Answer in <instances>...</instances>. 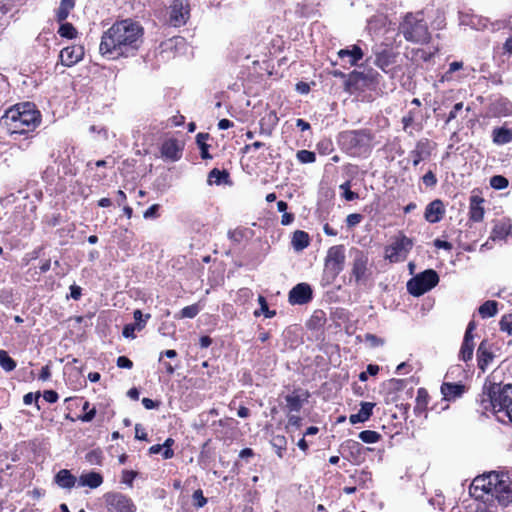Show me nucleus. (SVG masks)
I'll return each instance as SVG.
<instances>
[{"label": "nucleus", "instance_id": "nucleus-57", "mask_svg": "<svg viewBox=\"0 0 512 512\" xmlns=\"http://www.w3.org/2000/svg\"><path fill=\"white\" fill-rule=\"evenodd\" d=\"M365 340L370 344V346L372 347H377V346H380V345H383L384 341L380 338H378L376 335L374 334H366L365 335Z\"/></svg>", "mask_w": 512, "mask_h": 512}, {"label": "nucleus", "instance_id": "nucleus-49", "mask_svg": "<svg viewBox=\"0 0 512 512\" xmlns=\"http://www.w3.org/2000/svg\"><path fill=\"white\" fill-rule=\"evenodd\" d=\"M224 177H228V173L225 171H220L217 168H214L209 172V182L220 184Z\"/></svg>", "mask_w": 512, "mask_h": 512}, {"label": "nucleus", "instance_id": "nucleus-14", "mask_svg": "<svg viewBox=\"0 0 512 512\" xmlns=\"http://www.w3.org/2000/svg\"><path fill=\"white\" fill-rule=\"evenodd\" d=\"M313 292L307 283H299L289 292V302L292 305H304L312 300Z\"/></svg>", "mask_w": 512, "mask_h": 512}, {"label": "nucleus", "instance_id": "nucleus-19", "mask_svg": "<svg viewBox=\"0 0 512 512\" xmlns=\"http://www.w3.org/2000/svg\"><path fill=\"white\" fill-rule=\"evenodd\" d=\"M363 55L362 49L357 45H352L338 51V57L350 66H355L363 58Z\"/></svg>", "mask_w": 512, "mask_h": 512}, {"label": "nucleus", "instance_id": "nucleus-38", "mask_svg": "<svg viewBox=\"0 0 512 512\" xmlns=\"http://www.w3.org/2000/svg\"><path fill=\"white\" fill-rule=\"evenodd\" d=\"M258 302L260 304V310H256L254 312L255 316H259L261 313H263L266 318H272L276 315L275 310H269L267 301L264 296L260 295L258 297Z\"/></svg>", "mask_w": 512, "mask_h": 512}, {"label": "nucleus", "instance_id": "nucleus-53", "mask_svg": "<svg viewBox=\"0 0 512 512\" xmlns=\"http://www.w3.org/2000/svg\"><path fill=\"white\" fill-rule=\"evenodd\" d=\"M363 219V216L358 213L349 214L346 218V223L348 227H354L358 225Z\"/></svg>", "mask_w": 512, "mask_h": 512}, {"label": "nucleus", "instance_id": "nucleus-63", "mask_svg": "<svg viewBox=\"0 0 512 512\" xmlns=\"http://www.w3.org/2000/svg\"><path fill=\"white\" fill-rule=\"evenodd\" d=\"M462 108H463V103L462 102L456 103L453 106L452 110L450 111V113L448 115L447 122H450L453 119H455L457 117L458 112L460 110H462Z\"/></svg>", "mask_w": 512, "mask_h": 512}, {"label": "nucleus", "instance_id": "nucleus-26", "mask_svg": "<svg viewBox=\"0 0 512 512\" xmlns=\"http://www.w3.org/2000/svg\"><path fill=\"white\" fill-rule=\"evenodd\" d=\"M103 482V478L99 473L89 472L87 474H83L79 478L80 486H88L92 489L99 487Z\"/></svg>", "mask_w": 512, "mask_h": 512}, {"label": "nucleus", "instance_id": "nucleus-50", "mask_svg": "<svg viewBox=\"0 0 512 512\" xmlns=\"http://www.w3.org/2000/svg\"><path fill=\"white\" fill-rule=\"evenodd\" d=\"M340 188L343 190V197L347 200V201H353L355 199H357L359 196L356 192H353L350 190V182L347 181L343 184L340 185Z\"/></svg>", "mask_w": 512, "mask_h": 512}, {"label": "nucleus", "instance_id": "nucleus-25", "mask_svg": "<svg viewBox=\"0 0 512 512\" xmlns=\"http://www.w3.org/2000/svg\"><path fill=\"white\" fill-rule=\"evenodd\" d=\"M55 482L61 487L70 489L75 485L76 477L69 470L62 469L55 476Z\"/></svg>", "mask_w": 512, "mask_h": 512}, {"label": "nucleus", "instance_id": "nucleus-10", "mask_svg": "<svg viewBox=\"0 0 512 512\" xmlns=\"http://www.w3.org/2000/svg\"><path fill=\"white\" fill-rule=\"evenodd\" d=\"M412 241L406 236H401L396 239L391 245L385 248V259L392 263L403 261L406 254L412 248Z\"/></svg>", "mask_w": 512, "mask_h": 512}, {"label": "nucleus", "instance_id": "nucleus-61", "mask_svg": "<svg viewBox=\"0 0 512 512\" xmlns=\"http://www.w3.org/2000/svg\"><path fill=\"white\" fill-rule=\"evenodd\" d=\"M39 397H40L39 392L36 394L30 392V393H27L24 395L23 402L25 405H31L34 401L37 403Z\"/></svg>", "mask_w": 512, "mask_h": 512}, {"label": "nucleus", "instance_id": "nucleus-18", "mask_svg": "<svg viewBox=\"0 0 512 512\" xmlns=\"http://www.w3.org/2000/svg\"><path fill=\"white\" fill-rule=\"evenodd\" d=\"M431 154L430 143L427 139H422L416 143L415 148L410 151L409 157L412 159L413 166H417L421 161L427 159Z\"/></svg>", "mask_w": 512, "mask_h": 512}, {"label": "nucleus", "instance_id": "nucleus-39", "mask_svg": "<svg viewBox=\"0 0 512 512\" xmlns=\"http://www.w3.org/2000/svg\"><path fill=\"white\" fill-rule=\"evenodd\" d=\"M358 437L364 443L372 444L378 442L381 438V435L373 430H364L359 433Z\"/></svg>", "mask_w": 512, "mask_h": 512}, {"label": "nucleus", "instance_id": "nucleus-7", "mask_svg": "<svg viewBox=\"0 0 512 512\" xmlns=\"http://www.w3.org/2000/svg\"><path fill=\"white\" fill-rule=\"evenodd\" d=\"M438 282L437 272L433 269H427L407 282V290L411 295L418 297L434 288Z\"/></svg>", "mask_w": 512, "mask_h": 512}, {"label": "nucleus", "instance_id": "nucleus-41", "mask_svg": "<svg viewBox=\"0 0 512 512\" xmlns=\"http://www.w3.org/2000/svg\"><path fill=\"white\" fill-rule=\"evenodd\" d=\"M509 234V229L505 224H496L491 232L490 239L492 240H501L504 239Z\"/></svg>", "mask_w": 512, "mask_h": 512}, {"label": "nucleus", "instance_id": "nucleus-1", "mask_svg": "<svg viewBox=\"0 0 512 512\" xmlns=\"http://www.w3.org/2000/svg\"><path fill=\"white\" fill-rule=\"evenodd\" d=\"M142 37L143 28L139 23L131 19L118 21L103 33L99 52L112 59L127 56L140 47Z\"/></svg>", "mask_w": 512, "mask_h": 512}, {"label": "nucleus", "instance_id": "nucleus-22", "mask_svg": "<svg viewBox=\"0 0 512 512\" xmlns=\"http://www.w3.org/2000/svg\"><path fill=\"white\" fill-rule=\"evenodd\" d=\"M465 386L460 383L444 382L441 385V393L447 401L455 400L463 395Z\"/></svg>", "mask_w": 512, "mask_h": 512}, {"label": "nucleus", "instance_id": "nucleus-36", "mask_svg": "<svg viewBox=\"0 0 512 512\" xmlns=\"http://www.w3.org/2000/svg\"><path fill=\"white\" fill-rule=\"evenodd\" d=\"M286 405L290 411L298 412L302 408L301 396L298 394H289L285 397Z\"/></svg>", "mask_w": 512, "mask_h": 512}, {"label": "nucleus", "instance_id": "nucleus-28", "mask_svg": "<svg viewBox=\"0 0 512 512\" xmlns=\"http://www.w3.org/2000/svg\"><path fill=\"white\" fill-rule=\"evenodd\" d=\"M75 7V0H61L60 6L56 11V19L63 22L69 16L70 11Z\"/></svg>", "mask_w": 512, "mask_h": 512}, {"label": "nucleus", "instance_id": "nucleus-37", "mask_svg": "<svg viewBox=\"0 0 512 512\" xmlns=\"http://www.w3.org/2000/svg\"><path fill=\"white\" fill-rule=\"evenodd\" d=\"M0 366L6 371H13L17 364L15 360H13L6 351L0 350Z\"/></svg>", "mask_w": 512, "mask_h": 512}, {"label": "nucleus", "instance_id": "nucleus-46", "mask_svg": "<svg viewBox=\"0 0 512 512\" xmlns=\"http://www.w3.org/2000/svg\"><path fill=\"white\" fill-rule=\"evenodd\" d=\"M85 458L87 462L92 465H100L102 461V452L99 449L89 451L86 454Z\"/></svg>", "mask_w": 512, "mask_h": 512}, {"label": "nucleus", "instance_id": "nucleus-33", "mask_svg": "<svg viewBox=\"0 0 512 512\" xmlns=\"http://www.w3.org/2000/svg\"><path fill=\"white\" fill-rule=\"evenodd\" d=\"M271 445L275 449V452L278 455V457L282 458L287 445V440L285 436L274 435L271 439Z\"/></svg>", "mask_w": 512, "mask_h": 512}, {"label": "nucleus", "instance_id": "nucleus-23", "mask_svg": "<svg viewBox=\"0 0 512 512\" xmlns=\"http://www.w3.org/2000/svg\"><path fill=\"white\" fill-rule=\"evenodd\" d=\"M493 357L494 356L492 352L489 350L488 342L486 340H483L477 349L479 369H481L484 372L487 366L492 362Z\"/></svg>", "mask_w": 512, "mask_h": 512}, {"label": "nucleus", "instance_id": "nucleus-43", "mask_svg": "<svg viewBox=\"0 0 512 512\" xmlns=\"http://www.w3.org/2000/svg\"><path fill=\"white\" fill-rule=\"evenodd\" d=\"M508 185V179L502 175H494L490 178V186L496 190L505 189Z\"/></svg>", "mask_w": 512, "mask_h": 512}, {"label": "nucleus", "instance_id": "nucleus-8", "mask_svg": "<svg viewBox=\"0 0 512 512\" xmlns=\"http://www.w3.org/2000/svg\"><path fill=\"white\" fill-rule=\"evenodd\" d=\"M496 480L493 482L491 496L504 507L512 504V480L505 473L496 472Z\"/></svg>", "mask_w": 512, "mask_h": 512}, {"label": "nucleus", "instance_id": "nucleus-45", "mask_svg": "<svg viewBox=\"0 0 512 512\" xmlns=\"http://www.w3.org/2000/svg\"><path fill=\"white\" fill-rule=\"evenodd\" d=\"M296 157L302 164L313 163L316 160L315 153L309 150H299L296 154Z\"/></svg>", "mask_w": 512, "mask_h": 512}, {"label": "nucleus", "instance_id": "nucleus-17", "mask_svg": "<svg viewBox=\"0 0 512 512\" xmlns=\"http://www.w3.org/2000/svg\"><path fill=\"white\" fill-rule=\"evenodd\" d=\"M445 214L443 202L436 199L430 202L425 209L424 218L429 223H438Z\"/></svg>", "mask_w": 512, "mask_h": 512}, {"label": "nucleus", "instance_id": "nucleus-30", "mask_svg": "<svg viewBox=\"0 0 512 512\" xmlns=\"http://www.w3.org/2000/svg\"><path fill=\"white\" fill-rule=\"evenodd\" d=\"M474 351V342L473 339L464 337L462 346L460 349L459 357L464 362H467L472 359Z\"/></svg>", "mask_w": 512, "mask_h": 512}, {"label": "nucleus", "instance_id": "nucleus-4", "mask_svg": "<svg viewBox=\"0 0 512 512\" xmlns=\"http://www.w3.org/2000/svg\"><path fill=\"white\" fill-rule=\"evenodd\" d=\"M398 30L406 41L414 44H426L431 39V34L422 11L405 14Z\"/></svg>", "mask_w": 512, "mask_h": 512}, {"label": "nucleus", "instance_id": "nucleus-9", "mask_svg": "<svg viewBox=\"0 0 512 512\" xmlns=\"http://www.w3.org/2000/svg\"><path fill=\"white\" fill-rule=\"evenodd\" d=\"M345 263V248L343 245H335L328 249L325 258V269L332 279H335L343 270Z\"/></svg>", "mask_w": 512, "mask_h": 512}, {"label": "nucleus", "instance_id": "nucleus-60", "mask_svg": "<svg viewBox=\"0 0 512 512\" xmlns=\"http://www.w3.org/2000/svg\"><path fill=\"white\" fill-rule=\"evenodd\" d=\"M117 366L119 368L130 369L133 366V362L129 358H127L126 356H120L117 359Z\"/></svg>", "mask_w": 512, "mask_h": 512}, {"label": "nucleus", "instance_id": "nucleus-44", "mask_svg": "<svg viewBox=\"0 0 512 512\" xmlns=\"http://www.w3.org/2000/svg\"><path fill=\"white\" fill-rule=\"evenodd\" d=\"M144 328L143 323L135 324L130 323L126 324L123 328L122 334L125 338H135V331H140Z\"/></svg>", "mask_w": 512, "mask_h": 512}, {"label": "nucleus", "instance_id": "nucleus-2", "mask_svg": "<svg viewBox=\"0 0 512 512\" xmlns=\"http://www.w3.org/2000/svg\"><path fill=\"white\" fill-rule=\"evenodd\" d=\"M484 411H491L502 423H512V385L485 383L479 399Z\"/></svg>", "mask_w": 512, "mask_h": 512}, {"label": "nucleus", "instance_id": "nucleus-16", "mask_svg": "<svg viewBox=\"0 0 512 512\" xmlns=\"http://www.w3.org/2000/svg\"><path fill=\"white\" fill-rule=\"evenodd\" d=\"M374 64L383 72L388 73L390 66L395 62V54L391 49L381 48L375 52Z\"/></svg>", "mask_w": 512, "mask_h": 512}, {"label": "nucleus", "instance_id": "nucleus-20", "mask_svg": "<svg viewBox=\"0 0 512 512\" xmlns=\"http://www.w3.org/2000/svg\"><path fill=\"white\" fill-rule=\"evenodd\" d=\"M161 153L164 158L177 161L182 156V147L177 140L168 139L162 144Z\"/></svg>", "mask_w": 512, "mask_h": 512}, {"label": "nucleus", "instance_id": "nucleus-51", "mask_svg": "<svg viewBox=\"0 0 512 512\" xmlns=\"http://www.w3.org/2000/svg\"><path fill=\"white\" fill-rule=\"evenodd\" d=\"M174 440L172 438H167L162 445L164 449L163 451V459H171L174 456V451L171 449Z\"/></svg>", "mask_w": 512, "mask_h": 512}, {"label": "nucleus", "instance_id": "nucleus-59", "mask_svg": "<svg viewBox=\"0 0 512 512\" xmlns=\"http://www.w3.org/2000/svg\"><path fill=\"white\" fill-rule=\"evenodd\" d=\"M158 209H159V205L153 204L144 212V214H143L144 218L145 219L156 218L158 216Z\"/></svg>", "mask_w": 512, "mask_h": 512}, {"label": "nucleus", "instance_id": "nucleus-13", "mask_svg": "<svg viewBox=\"0 0 512 512\" xmlns=\"http://www.w3.org/2000/svg\"><path fill=\"white\" fill-rule=\"evenodd\" d=\"M189 16V4L187 0H173L170 5L169 23L179 27L186 23Z\"/></svg>", "mask_w": 512, "mask_h": 512}, {"label": "nucleus", "instance_id": "nucleus-56", "mask_svg": "<svg viewBox=\"0 0 512 512\" xmlns=\"http://www.w3.org/2000/svg\"><path fill=\"white\" fill-rule=\"evenodd\" d=\"M136 475L137 474L134 471H128V470L123 471L122 482L131 487Z\"/></svg>", "mask_w": 512, "mask_h": 512}, {"label": "nucleus", "instance_id": "nucleus-32", "mask_svg": "<svg viewBox=\"0 0 512 512\" xmlns=\"http://www.w3.org/2000/svg\"><path fill=\"white\" fill-rule=\"evenodd\" d=\"M344 448L349 449L351 457L354 460H359L362 458L364 447L357 441L348 440L345 442Z\"/></svg>", "mask_w": 512, "mask_h": 512}, {"label": "nucleus", "instance_id": "nucleus-42", "mask_svg": "<svg viewBox=\"0 0 512 512\" xmlns=\"http://www.w3.org/2000/svg\"><path fill=\"white\" fill-rule=\"evenodd\" d=\"M247 229L244 228H236L233 230H229L227 236L229 240H231L235 244L241 243V241L246 237Z\"/></svg>", "mask_w": 512, "mask_h": 512}, {"label": "nucleus", "instance_id": "nucleus-24", "mask_svg": "<svg viewBox=\"0 0 512 512\" xmlns=\"http://www.w3.org/2000/svg\"><path fill=\"white\" fill-rule=\"evenodd\" d=\"M360 406L361 408L357 413L350 415L349 421L351 424L363 423L367 421L373 413L375 404L372 402H361Z\"/></svg>", "mask_w": 512, "mask_h": 512}, {"label": "nucleus", "instance_id": "nucleus-6", "mask_svg": "<svg viewBox=\"0 0 512 512\" xmlns=\"http://www.w3.org/2000/svg\"><path fill=\"white\" fill-rule=\"evenodd\" d=\"M372 275L369 256L366 252L354 249L352 251L350 283L365 285Z\"/></svg>", "mask_w": 512, "mask_h": 512}, {"label": "nucleus", "instance_id": "nucleus-48", "mask_svg": "<svg viewBox=\"0 0 512 512\" xmlns=\"http://www.w3.org/2000/svg\"><path fill=\"white\" fill-rule=\"evenodd\" d=\"M199 313V307L196 304L184 307L180 311L181 318H194Z\"/></svg>", "mask_w": 512, "mask_h": 512}, {"label": "nucleus", "instance_id": "nucleus-5", "mask_svg": "<svg viewBox=\"0 0 512 512\" xmlns=\"http://www.w3.org/2000/svg\"><path fill=\"white\" fill-rule=\"evenodd\" d=\"M372 141L373 135L365 129L345 131L339 136L342 147L351 156L357 157L367 155L371 151Z\"/></svg>", "mask_w": 512, "mask_h": 512}, {"label": "nucleus", "instance_id": "nucleus-62", "mask_svg": "<svg viewBox=\"0 0 512 512\" xmlns=\"http://www.w3.org/2000/svg\"><path fill=\"white\" fill-rule=\"evenodd\" d=\"M43 397L49 403H55L58 400V394L54 390L44 391Z\"/></svg>", "mask_w": 512, "mask_h": 512}, {"label": "nucleus", "instance_id": "nucleus-64", "mask_svg": "<svg viewBox=\"0 0 512 512\" xmlns=\"http://www.w3.org/2000/svg\"><path fill=\"white\" fill-rule=\"evenodd\" d=\"M434 246L438 249H445V250H448L450 251L452 249V244L448 241H444V240H441V239H436L434 240Z\"/></svg>", "mask_w": 512, "mask_h": 512}, {"label": "nucleus", "instance_id": "nucleus-58", "mask_svg": "<svg viewBox=\"0 0 512 512\" xmlns=\"http://www.w3.org/2000/svg\"><path fill=\"white\" fill-rule=\"evenodd\" d=\"M135 324L143 323L146 324L147 320L151 317L150 314L143 315L140 310H135L133 313Z\"/></svg>", "mask_w": 512, "mask_h": 512}, {"label": "nucleus", "instance_id": "nucleus-35", "mask_svg": "<svg viewBox=\"0 0 512 512\" xmlns=\"http://www.w3.org/2000/svg\"><path fill=\"white\" fill-rule=\"evenodd\" d=\"M428 392L424 388H419L416 396V406L415 411L422 412L426 409L428 405Z\"/></svg>", "mask_w": 512, "mask_h": 512}, {"label": "nucleus", "instance_id": "nucleus-11", "mask_svg": "<svg viewBox=\"0 0 512 512\" xmlns=\"http://www.w3.org/2000/svg\"><path fill=\"white\" fill-rule=\"evenodd\" d=\"M495 475L496 472L492 471L474 478L469 488L470 495L475 499H483L485 494H491Z\"/></svg>", "mask_w": 512, "mask_h": 512}, {"label": "nucleus", "instance_id": "nucleus-54", "mask_svg": "<svg viewBox=\"0 0 512 512\" xmlns=\"http://www.w3.org/2000/svg\"><path fill=\"white\" fill-rule=\"evenodd\" d=\"M252 296H253V293L250 289L242 288L237 293V300L240 301L241 303H244L247 300H249Z\"/></svg>", "mask_w": 512, "mask_h": 512}, {"label": "nucleus", "instance_id": "nucleus-15", "mask_svg": "<svg viewBox=\"0 0 512 512\" xmlns=\"http://www.w3.org/2000/svg\"><path fill=\"white\" fill-rule=\"evenodd\" d=\"M84 56V48L81 45H72L65 47L60 52V61L62 65L71 67L82 60Z\"/></svg>", "mask_w": 512, "mask_h": 512}, {"label": "nucleus", "instance_id": "nucleus-21", "mask_svg": "<svg viewBox=\"0 0 512 512\" xmlns=\"http://www.w3.org/2000/svg\"><path fill=\"white\" fill-rule=\"evenodd\" d=\"M484 199L479 195L470 197L469 217L474 222H481L484 218Z\"/></svg>", "mask_w": 512, "mask_h": 512}, {"label": "nucleus", "instance_id": "nucleus-27", "mask_svg": "<svg viewBox=\"0 0 512 512\" xmlns=\"http://www.w3.org/2000/svg\"><path fill=\"white\" fill-rule=\"evenodd\" d=\"M493 142L503 145L512 142V131L505 127L495 128L492 133Z\"/></svg>", "mask_w": 512, "mask_h": 512}, {"label": "nucleus", "instance_id": "nucleus-29", "mask_svg": "<svg viewBox=\"0 0 512 512\" xmlns=\"http://www.w3.org/2000/svg\"><path fill=\"white\" fill-rule=\"evenodd\" d=\"M292 245L296 251H301L309 245V236L305 231L297 230L293 234Z\"/></svg>", "mask_w": 512, "mask_h": 512}, {"label": "nucleus", "instance_id": "nucleus-52", "mask_svg": "<svg viewBox=\"0 0 512 512\" xmlns=\"http://www.w3.org/2000/svg\"><path fill=\"white\" fill-rule=\"evenodd\" d=\"M193 499L195 500V506L202 508L206 505L207 499L204 497L202 490L198 489L193 493Z\"/></svg>", "mask_w": 512, "mask_h": 512}, {"label": "nucleus", "instance_id": "nucleus-34", "mask_svg": "<svg viewBox=\"0 0 512 512\" xmlns=\"http://www.w3.org/2000/svg\"><path fill=\"white\" fill-rule=\"evenodd\" d=\"M209 138L208 133H198L196 136V142L201 150V157L202 159H211L212 156L208 152V144L206 141Z\"/></svg>", "mask_w": 512, "mask_h": 512}, {"label": "nucleus", "instance_id": "nucleus-47", "mask_svg": "<svg viewBox=\"0 0 512 512\" xmlns=\"http://www.w3.org/2000/svg\"><path fill=\"white\" fill-rule=\"evenodd\" d=\"M500 329L503 332H506L508 335L512 336V314L504 315L500 322Z\"/></svg>", "mask_w": 512, "mask_h": 512}, {"label": "nucleus", "instance_id": "nucleus-55", "mask_svg": "<svg viewBox=\"0 0 512 512\" xmlns=\"http://www.w3.org/2000/svg\"><path fill=\"white\" fill-rule=\"evenodd\" d=\"M422 181L426 186L432 187L437 183V178L432 171H428L423 177Z\"/></svg>", "mask_w": 512, "mask_h": 512}, {"label": "nucleus", "instance_id": "nucleus-31", "mask_svg": "<svg viewBox=\"0 0 512 512\" xmlns=\"http://www.w3.org/2000/svg\"><path fill=\"white\" fill-rule=\"evenodd\" d=\"M497 306L498 303L496 301L488 300L479 307V314L481 315L482 318L493 317L498 312Z\"/></svg>", "mask_w": 512, "mask_h": 512}, {"label": "nucleus", "instance_id": "nucleus-3", "mask_svg": "<svg viewBox=\"0 0 512 512\" xmlns=\"http://www.w3.org/2000/svg\"><path fill=\"white\" fill-rule=\"evenodd\" d=\"M41 123V113L34 103L22 102L7 109L0 125L11 135L34 131Z\"/></svg>", "mask_w": 512, "mask_h": 512}, {"label": "nucleus", "instance_id": "nucleus-12", "mask_svg": "<svg viewBox=\"0 0 512 512\" xmlns=\"http://www.w3.org/2000/svg\"><path fill=\"white\" fill-rule=\"evenodd\" d=\"M108 509L113 512H135L136 506L132 499L122 493H109L106 495Z\"/></svg>", "mask_w": 512, "mask_h": 512}, {"label": "nucleus", "instance_id": "nucleus-40", "mask_svg": "<svg viewBox=\"0 0 512 512\" xmlns=\"http://www.w3.org/2000/svg\"><path fill=\"white\" fill-rule=\"evenodd\" d=\"M58 34L61 37L73 39L77 35L75 27L71 23H62L58 29Z\"/></svg>", "mask_w": 512, "mask_h": 512}]
</instances>
